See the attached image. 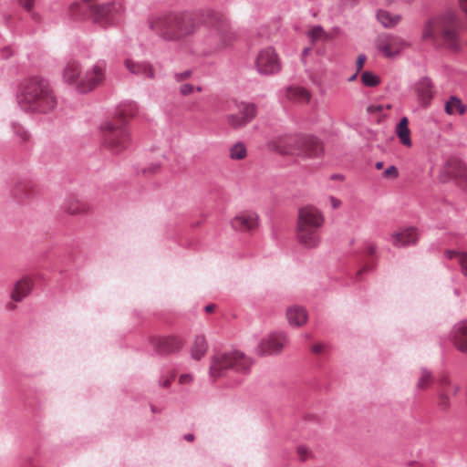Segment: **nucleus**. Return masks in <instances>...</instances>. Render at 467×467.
Instances as JSON below:
<instances>
[{
	"label": "nucleus",
	"mask_w": 467,
	"mask_h": 467,
	"mask_svg": "<svg viewBox=\"0 0 467 467\" xmlns=\"http://www.w3.org/2000/svg\"><path fill=\"white\" fill-rule=\"evenodd\" d=\"M106 63L103 60L96 62L87 69L84 77L78 82L77 88L80 93H88L99 87L106 78Z\"/></svg>",
	"instance_id": "ddd939ff"
},
{
	"label": "nucleus",
	"mask_w": 467,
	"mask_h": 467,
	"mask_svg": "<svg viewBox=\"0 0 467 467\" xmlns=\"http://www.w3.org/2000/svg\"><path fill=\"white\" fill-rule=\"evenodd\" d=\"M227 121L230 126L234 129H239L245 126V123L242 119L240 114H230L227 116Z\"/></svg>",
	"instance_id": "58836bf2"
},
{
	"label": "nucleus",
	"mask_w": 467,
	"mask_h": 467,
	"mask_svg": "<svg viewBox=\"0 0 467 467\" xmlns=\"http://www.w3.org/2000/svg\"><path fill=\"white\" fill-rule=\"evenodd\" d=\"M6 308L9 309V310H13L15 308V305L7 303Z\"/></svg>",
	"instance_id": "69168bd1"
},
{
	"label": "nucleus",
	"mask_w": 467,
	"mask_h": 467,
	"mask_svg": "<svg viewBox=\"0 0 467 467\" xmlns=\"http://www.w3.org/2000/svg\"><path fill=\"white\" fill-rule=\"evenodd\" d=\"M367 60V57L365 55H359L357 58V62H356V67H357V71H360L364 65H365V62Z\"/></svg>",
	"instance_id": "a18cd8bd"
},
{
	"label": "nucleus",
	"mask_w": 467,
	"mask_h": 467,
	"mask_svg": "<svg viewBox=\"0 0 467 467\" xmlns=\"http://www.w3.org/2000/svg\"><path fill=\"white\" fill-rule=\"evenodd\" d=\"M13 50L10 47H5L1 49V56L3 58L7 59L13 56Z\"/></svg>",
	"instance_id": "09e8293b"
},
{
	"label": "nucleus",
	"mask_w": 467,
	"mask_h": 467,
	"mask_svg": "<svg viewBox=\"0 0 467 467\" xmlns=\"http://www.w3.org/2000/svg\"><path fill=\"white\" fill-rule=\"evenodd\" d=\"M179 381L181 384H188L192 381V376L191 374H182Z\"/></svg>",
	"instance_id": "8fccbe9b"
},
{
	"label": "nucleus",
	"mask_w": 467,
	"mask_h": 467,
	"mask_svg": "<svg viewBox=\"0 0 467 467\" xmlns=\"http://www.w3.org/2000/svg\"><path fill=\"white\" fill-rule=\"evenodd\" d=\"M453 346L462 353L467 355V321L456 324L451 332Z\"/></svg>",
	"instance_id": "6ab92c4d"
},
{
	"label": "nucleus",
	"mask_w": 467,
	"mask_h": 467,
	"mask_svg": "<svg viewBox=\"0 0 467 467\" xmlns=\"http://www.w3.org/2000/svg\"><path fill=\"white\" fill-rule=\"evenodd\" d=\"M192 75V70H185L183 72L175 73L174 79L176 82H182L187 78H189Z\"/></svg>",
	"instance_id": "ea45409f"
},
{
	"label": "nucleus",
	"mask_w": 467,
	"mask_h": 467,
	"mask_svg": "<svg viewBox=\"0 0 467 467\" xmlns=\"http://www.w3.org/2000/svg\"><path fill=\"white\" fill-rule=\"evenodd\" d=\"M367 266H364L363 268H361L360 270H358V272L357 273V276L359 277L364 272L367 271Z\"/></svg>",
	"instance_id": "680f3d73"
},
{
	"label": "nucleus",
	"mask_w": 467,
	"mask_h": 467,
	"mask_svg": "<svg viewBox=\"0 0 467 467\" xmlns=\"http://www.w3.org/2000/svg\"><path fill=\"white\" fill-rule=\"evenodd\" d=\"M398 174H399V171L395 166H389L383 172V176L385 178H396V177H398Z\"/></svg>",
	"instance_id": "37998d69"
},
{
	"label": "nucleus",
	"mask_w": 467,
	"mask_h": 467,
	"mask_svg": "<svg viewBox=\"0 0 467 467\" xmlns=\"http://www.w3.org/2000/svg\"><path fill=\"white\" fill-rule=\"evenodd\" d=\"M80 74V66L76 61L68 62L64 69V79L68 84L75 83L79 77Z\"/></svg>",
	"instance_id": "c85d7f7f"
},
{
	"label": "nucleus",
	"mask_w": 467,
	"mask_h": 467,
	"mask_svg": "<svg viewBox=\"0 0 467 467\" xmlns=\"http://www.w3.org/2000/svg\"><path fill=\"white\" fill-rule=\"evenodd\" d=\"M103 146L111 153L119 154L130 144L127 123L122 119L107 120L100 126Z\"/></svg>",
	"instance_id": "6e6552de"
},
{
	"label": "nucleus",
	"mask_w": 467,
	"mask_h": 467,
	"mask_svg": "<svg viewBox=\"0 0 467 467\" xmlns=\"http://www.w3.org/2000/svg\"><path fill=\"white\" fill-rule=\"evenodd\" d=\"M432 383L431 374L427 370H422L420 377L418 381V388L424 389L428 388Z\"/></svg>",
	"instance_id": "4c0bfd02"
},
{
	"label": "nucleus",
	"mask_w": 467,
	"mask_h": 467,
	"mask_svg": "<svg viewBox=\"0 0 467 467\" xmlns=\"http://www.w3.org/2000/svg\"><path fill=\"white\" fill-rule=\"evenodd\" d=\"M91 0H82L70 5L71 16L75 18L89 12L94 23L101 26H109L119 21L123 12V5L119 1L90 5Z\"/></svg>",
	"instance_id": "20e7f679"
},
{
	"label": "nucleus",
	"mask_w": 467,
	"mask_h": 467,
	"mask_svg": "<svg viewBox=\"0 0 467 467\" xmlns=\"http://www.w3.org/2000/svg\"><path fill=\"white\" fill-rule=\"evenodd\" d=\"M206 17L205 25L210 31L204 43L209 47V51H220L231 45L234 39V34L231 30L229 21L213 10L206 12Z\"/></svg>",
	"instance_id": "423d86ee"
},
{
	"label": "nucleus",
	"mask_w": 467,
	"mask_h": 467,
	"mask_svg": "<svg viewBox=\"0 0 467 467\" xmlns=\"http://www.w3.org/2000/svg\"><path fill=\"white\" fill-rule=\"evenodd\" d=\"M384 109L382 105H369L367 107V112L368 114H380Z\"/></svg>",
	"instance_id": "c03bdc74"
},
{
	"label": "nucleus",
	"mask_w": 467,
	"mask_h": 467,
	"mask_svg": "<svg viewBox=\"0 0 467 467\" xmlns=\"http://www.w3.org/2000/svg\"><path fill=\"white\" fill-rule=\"evenodd\" d=\"M439 34H441L450 48L458 47L457 30L454 23L445 25L441 21H431L423 29L422 38L424 40L434 39Z\"/></svg>",
	"instance_id": "9d476101"
},
{
	"label": "nucleus",
	"mask_w": 467,
	"mask_h": 467,
	"mask_svg": "<svg viewBox=\"0 0 467 467\" xmlns=\"http://www.w3.org/2000/svg\"><path fill=\"white\" fill-rule=\"evenodd\" d=\"M138 105L134 101H124L117 108L118 119H122L126 122L125 118L133 117L138 112Z\"/></svg>",
	"instance_id": "a878e982"
},
{
	"label": "nucleus",
	"mask_w": 467,
	"mask_h": 467,
	"mask_svg": "<svg viewBox=\"0 0 467 467\" xmlns=\"http://www.w3.org/2000/svg\"><path fill=\"white\" fill-rule=\"evenodd\" d=\"M183 439L187 441H194V435L192 433H187L183 436Z\"/></svg>",
	"instance_id": "4d7b16f0"
},
{
	"label": "nucleus",
	"mask_w": 467,
	"mask_h": 467,
	"mask_svg": "<svg viewBox=\"0 0 467 467\" xmlns=\"http://www.w3.org/2000/svg\"><path fill=\"white\" fill-rule=\"evenodd\" d=\"M416 91L420 103L423 106L429 105L433 98V86L431 79L424 78L416 84Z\"/></svg>",
	"instance_id": "412c9836"
},
{
	"label": "nucleus",
	"mask_w": 467,
	"mask_h": 467,
	"mask_svg": "<svg viewBox=\"0 0 467 467\" xmlns=\"http://www.w3.org/2000/svg\"><path fill=\"white\" fill-rule=\"evenodd\" d=\"M396 133L399 137L400 142L406 146L410 147L411 146V140H410V130L409 129V119L406 117H403L396 128Z\"/></svg>",
	"instance_id": "393cba45"
},
{
	"label": "nucleus",
	"mask_w": 467,
	"mask_h": 467,
	"mask_svg": "<svg viewBox=\"0 0 467 467\" xmlns=\"http://www.w3.org/2000/svg\"><path fill=\"white\" fill-rule=\"evenodd\" d=\"M275 150L283 155L313 158L318 155L320 142L313 135H298L279 138L275 141Z\"/></svg>",
	"instance_id": "0eeeda50"
},
{
	"label": "nucleus",
	"mask_w": 467,
	"mask_h": 467,
	"mask_svg": "<svg viewBox=\"0 0 467 467\" xmlns=\"http://www.w3.org/2000/svg\"><path fill=\"white\" fill-rule=\"evenodd\" d=\"M173 378H174V374H171V378H165V377L161 376L159 379L160 386H161L163 388H168L171 384V379H173Z\"/></svg>",
	"instance_id": "49530a36"
},
{
	"label": "nucleus",
	"mask_w": 467,
	"mask_h": 467,
	"mask_svg": "<svg viewBox=\"0 0 467 467\" xmlns=\"http://www.w3.org/2000/svg\"><path fill=\"white\" fill-rule=\"evenodd\" d=\"M445 171L447 174L453 178L466 179L467 178V167L459 160H450L445 166Z\"/></svg>",
	"instance_id": "b1692460"
},
{
	"label": "nucleus",
	"mask_w": 467,
	"mask_h": 467,
	"mask_svg": "<svg viewBox=\"0 0 467 467\" xmlns=\"http://www.w3.org/2000/svg\"><path fill=\"white\" fill-rule=\"evenodd\" d=\"M307 37L311 43L302 50L301 61L309 78L317 86L320 85L319 71L321 68L320 50L313 46L321 38V26L317 25L307 32Z\"/></svg>",
	"instance_id": "1a4fd4ad"
},
{
	"label": "nucleus",
	"mask_w": 467,
	"mask_h": 467,
	"mask_svg": "<svg viewBox=\"0 0 467 467\" xmlns=\"http://www.w3.org/2000/svg\"><path fill=\"white\" fill-rule=\"evenodd\" d=\"M125 66L127 69L134 75H140L149 78H153L155 77L153 68L149 63H137L130 59H126Z\"/></svg>",
	"instance_id": "5701e85b"
},
{
	"label": "nucleus",
	"mask_w": 467,
	"mask_h": 467,
	"mask_svg": "<svg viewBox=\"0 0 467 467\" xmlns=\"http://www.w3.org/2000/svg\"><path fill=\"white\" fill-rule=\"evenodd\" d=\"M65 211L69 214H78L84 213L86 211V206L78 200L68 201L65 204Z\"/></svg>",
	"instance_id": "c9c22d12"
},
{
	"label": "nucleus",
	"mask_w": 467,
	"mask_h": 467,
	"mask_svg": "<svg viewBox=\"0 0 467 467\" xmlns=\"http://www.w3.org/2000/svg\"><path fill=\"white\" fill-rule=\"evenodd\" d=\"M195 89H196L198 92L202 91V88H201L200 86L196 87V88H195Z\"/></svg>",
	"instance_id": "774afa93"
},
{
	"label": "nucleus",
	"mask_w": 467,
	"mask_h": 467,
	"mask_svg": "<svg viewBox=\"0 0 467 467\" xmlns=\"http://www.w3.org/2000/svg\"><path fill=\"white\" fill-rule=\"evenodd\" d=\"M10 128L16 139L20 142H28L30 140V132L20 123L16 121H12L10 123Z\"/></svg>",
	"instance_id": "2f4dec72"
},
{
	"label": "nucleus",
	"mask_w": 467,
	"mask_h": 467,
	"mask_svg": "<svg viewBox=\"0 0 467 467\" xmlns=\"http://www.w3.org/2000/svg\"><path fill=\"white\" fill-rule=\"evenodd\" d=\"M376 249H377L376 245L372 243L368 244L366 246V252L369 255L374 254L376 253Z\"/></svg>",
	"instance_id": "603ef678"
},
{
	"label": "nucleus",
	"mask_w": 467,
	"mask_h": 467,
	"mask_svg": "<svg viewBox=\"0 0 467 467\" xmlns=\"http://www.w3.org/2000/svg\"><path fill=\"white\" fill-rule=\"evenodd\" d=\"M246 153V147L243 142H237L230 148V158L233 160H243Z\"/></svg>",
	"instance_id": "f704fd0d"
},
{
	"label": "nucleus",
	"mask_w": 467,
	"mask_h": 467,
	"mask_svg": "<svg viewBox=\"0 0 467 467\" xmlns=\"http://www.w3.org/2000/svg\"><path fill=\"white\" fill-rule=\"evenodd\" d=\"M288 344L289 337L286 333L275 331L259 341L255 352L259 356L278 355Z\"/></svg>",
	"instance_id": "9b49d317"
},
{
	"label": "nucleus",
	"mask_w": 467,
	"mask_h": 467,
	"mask_svg": "<svg viewBox=\"0 0 467 467\" xmlns=\"http://www.w3.org/2000/svg\"><path fill=\"white\" fill-rule=\"evenodd\" d=\"M376 168L378 170H381L383 168V162H381V161L377 162L376 163Z\"/></svg>",
	"instance_id": "0e129e2a"
},
{
	"label": "nucleus",
	"mask_w": 467,
	"mask_h": 467,
	"mask_svg": "<svg viewBox=\"0 0 467 467\" xmlns=\"http://www.w3.org/2000/svg\"><path fill=\"white\" fill-rule=\"evenodd\" d=\"M361 82L366 87H377L380 83V78L370 71H365L361 74Z\"/></svg>",
	"instance_id": "e433bc0d"
},
{
	"label": "nucleus",
	"mask_w": 467,
	"mask_h": 467,
	"mask_svg": "<svg viewBox=\"0 0 467 467\" xmlns=\"http://www.w3.org/2000/svg\"><path fill=\"white\" fill-rule=\"evenodd\" d=\"M302 337H303V338H305V339H306V340H309V339H311V338H312V335H311L310 333H304V334L302 335Z\"/></svg>",
	"instance_id": "052dcab7"
},
{
	"label": "nucleus",
	"mask_w": 467,
	"mask_h": 467,
	"mask_svg": "<svg viewBox=\"0 0 467 467\" xmlns=\"http://www.w3.org/2000/svg\"><path fill=\"white\" fill-rule=\"evenodd\" d=\"M332 180H339V181H342L343 180V176L342 175H339V174H335L331 177Z\"/></svg>",
	"instance_id": "e2e57ef3"
},
{
	"label": "nucleus",
	"mask_w": 467,
	"mask_h": 467,
	"mask_svg": "<svg viewBox=\"0 0 467 467\" xmlns=\"http://www.w3.org/2000/svg\"><path fill=\"white\" fill-rule=\"evenodd\" d=\"M286 317L290 326L302 327L307 321L306 310L300 306H289L286 310Z\"/></svg>",
	"instance_id": "aec40b11"
},
{
	"label": "nucleus",
	"mask_w": 467,
	"mask_h": 467,
	"mask_svg": "<svg viewBox=\"0 0 467 467\" xmlns=\"http://www.w3.org/2000/svg\"><path fill=\"white\" fill-rule=\"evenodd\" d=\"M459 389L457 385H453L451 388L443 387L442 392L439 398V406L442 410H447L450 407L449 395L451 393H456Z\"/></svg>",
	"instance_id": "72a5a7b5"
},
{
	"label": "nucleus",
	"mask_w": 467,
	"mask_h": 467,
	"mask_svg": "<svg viewBox=\"0 0 467 467\" xmlns=\"http://www.w3.org/2000/svg\"><path fill=\"white\" fill-rule=\"evenodd\" d=\"M379 22L385 27H393L400 21V16L385 10H379L377 14Z\"/></svg>",
	"instance_id": "c756f323"
},
{
	"label": "nucleus",
	"mask_w": 467,
	"mask_h": 467,
	"mask_svg": "<svg viewBox=\"0 0 467 467\" xmlns=\"http://www.w3.org/2000/svg\"><path fill=\"white\" fill-rule=\"evenodd\" d=\"M25 294H10V298L14 302H21Z\"/></svg>",
	"instance_id": "864d4df0"
},
{
	"label": "nucleus",
	"mask_w": 467,
	"mask_h": 467,
	"mask_svg": "<svg viewBox=\"0 0 467 467\" xmlns=\"http://www.w3.org/2000/svg\"><path fill=\"white\" fill-rule=\"evenodd\" d=\"M153 348L159 354H170L178 351L182 343L180 338L169 336L152 339Z\"/></svg>",
	"instance_id": "f3484780"
},
{
	"label": "nucleus",
	"mask_w": 467,
	"mask_h": 467,
	"mask_svg": "<svg viewBox=\"0 0 467 467\" xmlns=\"http://www.w3.org/2000/svg\"><path fill=\"white\" fill-rule=\"evenodd\" d=\"M259 217L254 212H244L232 220V226L238 231H251L258 226Z\"/></svg>",
	"instance_id": "dca6fc26"
},
{
	"label": "nucleus",
	"mask_w": 467,
	"mask_h": 467,
	"mask_svg": "<svg viewBox=\"0 0 467 467\" xmlns=\"http://www.w3.org/2000/svg\"><path fill=\"white\" fill-rule=\"evenodd\" d=\"M253 364V359L239 350L217 353L212 357L209 374L213 379L224 376L228 370L248 374Z\"/></svg>",
	"instance_id": "39448f33"
},
{
	"label": "nucleus",
	"mask_w": 467,
	"mask_h": 467,
	"mask_svg": "<svg viewBox=\"0 0 467 467\" xmlns=\"http://www.w3.org/2000/svg\"><path fill=\"white\" fill-rule=\"evenodd\" d=\"M18 1H19V4L27 11H30L33 8L34 3H35V0H18Z\"/></svg>",
	"instance_id": "de8ad7c7"
},
{
	"label": "nucleus",
	"mask_w": 467,
	"mask_h": 467,
	"mask_svg": "<svg viewBox=\"0 0 467 467\" xmlns=\"http://www.w3.org/2000/svg\"><path fill=\"white\" fill-rule=\"evenodd\" d=\"M297 453L301 461H306L310 456V451L308 448L304 445L298 446Z\"/></svg>",
	"instance_id": "a19ab883"
},
{
	"label": "nucleus",
	"mask_w": 467,
	"mask_h": 467,
	"mask_svg": "<svg viewBox=\"0 0 467 467\" xmlns=\"http://www.w3.org/2000/svg\"><path fill=\"white\" fill-rule=\"evenodd\" d=\"M312 351L315 352V353H319L321 352V344L320 343H317L315 344L313 347H312Z\"/></svg>",
	"instance_id": "6e6d98bb"
},
{
	"label": "nucleus",
	"mask_w": 467,
	"mask_h": 467,
	"mask_svg": "<svg viewBox=\"0 0 467 467\" xmlns=\"http://www.w3.org/2000/svg\"><path fill=\"white\" fill-rule=\"evenodd\" d=\"M410 46V43L400 36L389 34L381 35L376 40L377 50L387 58L399 56Z\"/></svg>",
	"instance_id": "f8f14e48"
},
{
	"label": "nucleus",
	"mask_w": 467,
	"mask_h": 467,
	"mask_svg": "<svg viewBox=\"0 0 467 467\" xmlns=\"http://www.w3.org/2000/svg\"><path fill=\"white\" fill-rule=\"evenodd\" d=\"M215 306H216L215 305L210 304V305H207L204 309L207 313H211L214 310Z\"/></svg>",
	"instance_id": "13d9d810"
},
{
	"label": "nucleus",
	"mask_w": 467,
	"mask_h": 467,
	"mask_svg": "<svg viewBox=\"0 0 467 467\" xmlns=\"http://www.w3.org/2000/svg\"><path fill=\"white\" fill-rule=\"evenodd\" d=\"M255 67L260 75L269 76L276 74L281 69V65L273 47H266L257 55Z\"/></svg>",
	"instance_id": "4468645a"
},
{
	"label": "nucleus",
	"mask_w": 467,
	"mask_h": 467,
	"mask_svg": "<svg viewBox=\"0 0 467 467\" xmlns=\"http://www.w3.org/2000/svg\"><path fill=\"white\" fill-rule=\"evenodd\" d=\"M237 109L245 125L251 122L256 115V106L254 103L240 102Z\"/></svg>",
	"instance_id": "bb28decb"
},
{
	"label": "nucleus",
	"mask_w": 467,
	"mask_h": 467,
	"mask_svg": "<svg viewBox=\"0 0 467 467\" xmlns=\"http://www.w3.org/2000/svg\"><path fill=\"white\" fill-rule=\"evenodd\" d=\"M329 202L332 209H338L341 206V201L333 196L329 197Z\"/></svg>",
	"instance_id": "3c124183"
},
{
	"label": "nucleus",
	"mask_w": 467,
	"mask_h": 467,
	"mask_svg": "<svg viewBox=\"0 0 467 467\" xmlns=\"http://www.w3.org/2000/svg\"><path fill=\"white\" fill-rule=\"evenodd\" d=\"M321 236V213L313 205L298 210L296 237L300 245L314 248L319 244Z\"/></svg>",
	"instance_id": "7ed1b4c3"
},
{
	"label": "nucleus",
	"mask_w": 467,
	"mask_h": 467,
	"mask_svg": "<svg viewBox=\"0 0 467 467\" xmlns=\"http://www.w3.org/2000/svg\"><path fill=\"white\" fill-rule=\"evenodd\" d=\"M465 106L457 97H451L450 99L445 104V111L449 115H452L455 113L462 115L465 112Z\"/></svg>",
	"instance_id": "7c9ffc66"
},
{
	"label": "nucleus",
	"mask_w": 467,
	"mask_h": 467,
	"mask_svg": "<svg viewBox=\"0 0 467 467\" xmlns=\"http://www.w3.org/2000/svg\"><path fill=\"white\" fill-rule=\"evenodd\" d=\"M384 109H391V105L388 104L384 107Z\"/></svg>",
	"instance_id": "338daca9"
},
{
	"label": "nucleus",
	"mask_w": 467,
	"mask_h": 467,
	"mask_svg": "<svg viewBox=\"0 0 467 467\" xmlns=\"http://www.w3.org/2000/svg\"><path fill=\"white\" fill-rule=\"evenodd\" d=\"M445 255L448 259H457L462 274L467 276V252L448 250L445 252Z\"/></svg>",
	"instance_id": "473e14b6"
},
{
	"label": "nucleus",
	"mask_w": 467,
	"mask_h": 467,
	"mask_svg": "<svg viewBox=\"0 0 467 467\" xmlns=\"http://www.w3.org/2000/svg\"><path fill=\"white\" fill-rule=\"evenodd\" d=\"M460 6L467 14V0H459Z\"/></svg>",
	"instance_id": "5fc2aeb1"
},
{
	"label": "nucleus",
	"mask_w": 467,
	"mask_h": 467,
	"mask_svg": "<svg viewBox=\"0 0 467 467\" xmlns=\"http://www.w3.org/2000/svg\"><path fill=\"white\" fill-rule=\"evenodd\" d=\"M160 166L158 164L152 165L149 168L150 171L154 173L159 170Z\"/></svg>",
	"instance_id": "bf43d9fd"
},
{
	"label": "nucleus",
	"mask_w": 467,
	"mask_h": 467,
	"mask_svg": "<svg viewBox=\"0 0 467 467\" xmlns=\"http://www.w3.org/2000/svg\"><path fill=\"white\" fill-rule=\"evenodd\" d=\"M208 348L206 339L203 336H196L192 347V358L200 360L206 353Z\"/></svg>",
	"instance_id": "cd10ccee"
},
{
	"label": "nucleus",
	"mask_w": 467,
	"mask_h": 467,
	"mask_svg": "<svg viewBox=\"0 0 467 467\" xmlns=\"http://www.w3.org/2000/svg\"><path fill=\"white\" fill-rule=\"evenodd\" d=\"M420 238V234L415 227H406L395 231L390 235L391 244L397 247H406L409 245H415Z\"/></svg>",
	"instance_id": "2eb2a0df"
},
{
	"label": "nucleus",
	"mask_w": 467,
	"mask_h": 467,
	"mask_svg": "<svg viewBox=\"0 0 467 467\" xmlns=\"http://www.w3.org/2000/svg\"><path fill=\"white\" fill-rule=\"evenodd\" d=\"M171 13L149 19V26L168 41L179 40L195 32L201 24L207 22L206 12Z\"/></svg>",
	"instance_id": "f03ea898"
},
{
	"label": "nucleus",
	"mask_w": 467,
	"mask_h": 467,
	"mask_svg": "<svg viewBox=\"0 0 467 467\" xmlns=\"http://www.w3.org/2000/svg\"><path fill=\"white\" fill-rule=\"evenodd\" d=\"M42 276L40 275H27L21 277L15 283L12 292H32L41 288Z\"/></svg>",
	"instance_id": "a211bd4d"
},
{
	"label": "nucleus",
	"mask_w": 467,
	"mask_h": 467,
	"mask_svg": "<svg viewBox=\"0 0 467 467\" xmlns=\"http://www.w3.org/2000/svg\"><path fill=\"white\" fill-rule=\"evenodd\" d=\"M285 97L290 101L297 103H307L311 99L309 91L299 86L287 87L285 88Z\"/></svg>",
	"instance_id": "4be33fe9"
},
{
	"label": "nucleus",
	"mask_w": 467,
	"mask_h": 467,
	"mask_svg": "<svg viewBox=\"0 0 467 467\" xmlns=\"http://www.w3.org/2000/svg\"><path fill=\"white\" fill-rule=\"evenodd\" d=\"M195 87L192 84L185 83L180 87V93L183 96L190 95L193 92Z\"/></svg>",
	"instance_id": "79ce46f5"
},
{
	"label": "nucleus",
	"mask_w": 467,
	"mask_h": 467,
	"mask_svg": "<svg viewBox=\"0 0 467 467\" xmlns=\"http://www.w3.org/2000/svg\"><path fill=\"white\" fill-rule=\"evenodd\" d=\"M16 100L26 113L48 114L57 107V98L47 80L33 77L23 80L16 90Z\"/></svg>",
	"instance_id": "f257e3e1"
}]
</instances>
